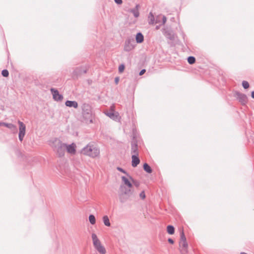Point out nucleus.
<instances>
[{
    "instance_id": "obj_34",
    "label": "nucleus",
    "mask_w": 254,
    "mask_h": 254,
    "mask_svg": "<svg viewBox=\"0 0 254 254\" xmlns=\"http://www.w3.org/2000/svg\"><path fill=\"white\" fill-rule=\"evenodd\" d=\"M180 236H181V238H180V242L186 241V237H185V234H184V232L183 230H182L181 231Z\"/></svg>"
},
{
    "instance_id": "obj_41",
    "label": "nucleus",
    "mask_w": 254,
    "mask_h": 254,
    "mask_svg": "<svg viewBox=\"0 0 254 254\" xmlns=\"http://www.w3.org/2000/svg\"><path fill=\"white\" fill-rule=\"evenodd\" d=\"M168 242H169V243H170V244H173L174 243L173 240L171 238H169L168 239Z\"/></svg>"
},
{
    "instance_id": "obj_36",
    "label": "nucleus",
    "mask_w": 254,
    "mask_h": 254,
    "mask_svg": "<svg viewBox=\"0 0 254 254\" xmlns=\"http://www.w3.org/2000/svg\"><path fill=\"white\" fill-rule=\"evenodd\" d=\"M139 197L141 199H144L146 197L145 191L142 190L139 193Z\"/></svg>"
},
{
    "instance_id": "obj_8",
    "label": "nucleus",
    "mask_w": 254,
    "mask_h": 254,
    "mask_svg": "<svg viewBox=\"0 0 254 254\" xmlns=\"http://www.w3.org/2000/svg\"><path fill=\"white\" fill-rule=\"evenodd\" d=\"M141 142L136 141H131V155H139L138 148Z\"/></svg>"
},
{
    "instance_id": "obj_16",
    "label": "nucleus",
    "mask_w": 254,
    "mask_h": 254,
    "mask_svg": "<svg viewBox=\"0 0 254 254\" xmlns=\"http://www.w3.org/2000/svg\"><path fill=\"white\" fill-rule=\"evenodd\" d=\"M130 188H129L128 187L127 188L126 187L123 186L122 185L120 186L119 194H123L130 195Z\"/></svg>"
},
{
    "instance_id": "obj_40",
    "label": "nucleus",
    "mask_w": 254,
    "mask_h": 254,
    "mask_svg": "<svg viewBox=\"0 0 254 254\" xmlns=\"http://www.w3.org/2000/svg\"><path fill=\"white\" fill-rule=\"evenodd\" d=\"M166 20H167L166 17L165 16H163L162 17V23L163 24H164L166 23Z\"/></svg>"
},
{
    "instance_id": "obj_22",
    "label": "nucleus",
    "mask_w": 254,
    "mask_h": 254,
    "mask_svg": "<svg viewBox=\"0 0 254 254\" xmlns=\"http://www.w3.org/2000/svg\"><path fill=\"white\" fill-rule=\"evenodd\" d=\"M130 195L123 194H119V197L121 203H124L127 201Z\"/></svg>"
},
{
    "instance_id": "obj_39",
    "label": "nucleus",
    "mask_w": 254,
    "mask_h": 254,
    "mask_svg": "<svg viewBox=\"0 0 254 254\" xmlns=\"http://www.w3.org/2000/svg\"><path fill=\"white\" fill-rule=\"evenodd\" d=\"M114 1L117 4H121L123 3V0H114Z\"/></svg>"
},
{
    "instance_id": "obj_44",
    "label": "nucleus",
    "mask_w": 254,
    "mask_h": 254,
    "mask_svg": "<svg viewBox=\"0 0 254 254\" xmlns=\"http://www.w3.org/2000/svg\"><path fill=\"white\" fill-rule=\"evenodd\" d=\"M16 153L18 154V155L21 154V153L18 150L16 151Z\"/></svg>"
},
{
    "instance_id": "obj_43",
    "label": "nucleus",
    "mask_w": 254,
    "mask_h": 254,
    "mask_svg": "<svg viewBox=\"0 0 254 254\" xmlns=\"http://www.w3.org/2000/svg\"><path fill=\"white\" fill-rule=\"evenodd\" d=\"M155 29L157 30L159 29V25H156L155 27Z\"/></svg>"
},
{
    "instance_id": "obj_14",
    "label": "nucleus",
    "mask_w": 254,
    "mask_h": 254,
    "mask_svg": "<svg viewBox=\"0 0 254 254\" xmlns=\"http://www.w3.org/2000/svg\"><path fill=\"white\" fill-rule=\"evenodd\" d=\"M139 155H131V166L135 168L140 163Z\"/></svg>"
},
{
    "instance_id": "obj_25",
    "label": "nucleus",
    "mask_w": 254,
    "mask_h": 254,
    "mask_svg": "<svg viewBox=\"0 0 254 254\" xmlns=\"http://www.w3.org/2000/svg\"><path fill=\"white\" fill-rule=\"evenodd\" d=\"M103 221L104 225L106 226L109 227L111 226L109 218L107 215H104L103 217Z\"/></svg>"
},
{
    "instance_id": "obj_3",
    "label": "nucleus",
    "mask_w": 254,
    "mask_h": 254,
    "mask_svg": "<svg viewBox=\"0 0 254 254\" xmlns=\"http://www.w3.org/2000/svg\"><path fill=\"white\" fill-rule=\"evenodd\" d=\"M82 114L83 118L90 123H93L92 107L89 103H84L81 106Z\"/></svg>"
},
{
    "instance_id": "obj_27",
    "label": "nucleus",
    "mask_w": 254,
    "mask_h": 254,
    "mask_svg": "<svg viewBox=\"0 0 254 254\" xmlns=\"http://www.w3.org/2000/svg\"><path fill=\"white\" fill-rule=\"evenodd\" d=\"M164 35L166 36V37L169 39H174V34L172 31H164Z\"/></svg>"
},
{
    "instance_id": "obj_4",
    "label": "nucleus",
    "mask_w": 254,
    "mask_h": 254,
    "mask_svg": "<svg viewBox=\"0 0 254 254\" xmlns=\"http://www.w3.org/2000/svg\"><path fill=\"white\" fill-rule=\"evenodd\" d=\"M93 245L95 249L100 254H106V250L105 247L102 245L100 240L95 233H93L91 236Z\"/></svg>"
},
{
    "instance_id": "obj_30",
    "label": "nucleus",
    "mask_w": 254,
    "mask_h": 254,
    "mask_svg": "<svg viewBox=\"0 0 254 254\" xmlns=\"http://www.w3.org/2000/svg\"><path fill=\"white\" fill-rule=\"evenodd\" d=\"M117 170H118L119 171H120V172H122L123 173H124V174L126 175L128 178L130 176L127 172V171H126L125 169H124L123 168H122V167H118L117 168Z\"/></svg>"
},
{
    "instance_id": "obj_6",
    "label": "nucleus",
    "mask_w": 254,
    "mask_h": 254,
    "mask_svg": "<svg viewBox=\"0 0 254 254\" xmlns=\"http://www.w3.org/2000/svg\"><path fill=\"white\" fill-rule=\"evenodd\" d=\"M19 125V133H18V138L19 140L22 142L23 140V138L25 135L26 132V126L22 122L18 121V122Z\"/></svg>"
},
{
    "instance_id": "obj_11",
    "label": "nucleus",
    "mask_w": 254,
    "mask_h": 254,
    "mask_svg": "<svg viewBox=\"0 0 254 254\" xmlns=\"http://www.w3.org/2000/svg\"><path fill=\"white\" fill-rule=\"evenodd\" d=\"M76 146L75 143H72L70 144L66 143L65 150L70 154H75L76 153Z\"/></svg>"
},
{
    "instance_id": "obj_28",
    "label": "nucleus",
    "mask_w": 254,
    "mask_h": 254,
    "mask_svg": "<svg viewBox=\"0 0 254 254\" xmlns=\"http://www.w3.org/2000/svg\"><path fill=\"white\" fill-rule=\"evenodd\" d=\"M89 221L91 224L94 225L96 223V218L93 214H90L89 216Z\"/></svg>"
},
{
    "instance_id": "obj_37",
    "label": "nucleus",
    "mask_w": 254,
    "mask_h": 254,
    "mask_svg": "<svg viewBox=\"0 0 254 254\" xmlns=\"http://www.w3.org/2000/svg\"><path fill=\"white\" fill-rule=\"evenodd\" d=\"M146 72V69H142L139 72V75L140 76H141L142 75H143L145 72Z\"/></svg>"
},
{
    "instance_id": "obj_17",
    "label": "nucleus",
    "mask_w": 254,
    "mask_h": 254,
    "mask_svg": "<svg viewBox=\"0 0 254 254\" xmlns=\"http://www.w3.org/2000/svg\"><path fill=\"white\" fill-rule=\"evenodd\" d=\"M65 105L66 107L74 109H77L78 107V103L76 101L66 100L65 102Z\"/></svg>"
},
{
    "instance_id": "obj_21",
    "label": "nucleus",
    "mask_w": 254,
    "mask_h": 254,
    "mask_svg": "<svg viewBox=\"0 0 254 254\" xmlns=\"http://www.w3.org/2000/svg\"><path fill=\"white\" fill-rule=\"evenodd\" d=\"M121 179L122 182L126 186H127L129 188H132V185L130 180H129V179L125 176H122Z\"/></svg>"
},
{
    "instance_id": "obj_26",
    "label": "nucleus",
    "mask_w": 254,
    "mask_h": 254,
    "mask_svg": "<svg viewBox=\"0 0 254 254\" xmlns=\"http://www.w3.org/2000/svg\"><path fill=\"white\" fill-rule=\"evenodd\" d=\"M128 178L131 182L132 185L133 184L137 188L140 186V182L134 179L131 176H130Z\"/></svg>"
},
{
    "instance_id": "obj_31",
    "label": "nucleus",
    "mask_w": 254,
    "mask_h": 254,
    "mask_svg": "<svg viewBox=\"0 0 254 254\" xmlns=\"http://www.w3.org/2000/svg\"><path fill=\"white\" fill-rule=\"evenodd\" d=\"M125 69V65L124 64H122L119 65L118 68V71L119 73H122L124 72Z\"/></svg>"
},
{
    "instance_id": "obj_29",
    "label": "nucleus",
    "mask_w": 254,
    "mask_h": 254,
    "mask_svg": "<svg viewBox=\"0 0 254 254\" xmlns=\"http://www.w3.org/2000/svg\"><path fill=\"white\" fill-rule=\"evenodd\" d=\"M167 231L169 234L172 235L175 232L174 227L172 225H169L167 226Z\"/></svg>"
},
{
    "instance_id": "obj_7",
    "label": "nucleus",
    "mask_w": 254,
    "mask_h": 254,
    "mask_svg": "<svg viewBox=\"0 0 254 254\" xmlns=\"http://www.w3.org/2000/svg\"><path fill=\"white\" fill-rule=\"evenodd\" d=\"M51 94L53 95V98L54 101L57 102L62 101L64 98L63 95L60 93L59 90L55 88L50 89Z\"/></svg>"
},
{
    "instance_id": "obj_19",
    "label": "nucleus",
    "mask_w": 254,
    "mask_h": 254,
    "mask_svg": "<svg viewBox=\"0 0 254 254\" xmlns=\"http://www.w3.org/2000/svg\"><path fill=\"white\" fill-rule=\"evenodd\" d=\"M1 126H4L13 131L17 130V127L15 125L11 123H7L5 122H2Z\"/></svg>"
},
{
    "instance_id": "obj_1",
    "label": "nucleus",
    "mask_w": 254,
    "mask_h": 254,
    "mask_svg": "<svg viewBox=\"0 0 254 254\" xmlns=\"http://www.w3.org/2000/svg\"><path fill=\"white\" fill-rule=\"evenodd\" d=\"M49 144L59 157H62L64 155L65 143H63L58 138H54L50 141Z\"/></svg>"
},
{
    "instance_id": "obj_5",
    "label": "nucleus",
    "mask_w": 254,
    "mask_h": 254,
    "mask_svg": "<svg viewBox=\"0 0 254 254\" xmlns=\"http://www.w3.org/2000/svg\"><path fill=\"white\" fill-rule=\"evenodd\" d=\"M136 44L133 37H128L125 41L124 50L126 52H130L135 47Z\"/></svg>"
},
{
    "instance_id": "obj_18",
    "label": "nucleus",
    "mask_w": 254,
    "mask_h": 254,
    "mask_svg": "<svg viewBox=\"0 0 254 254\" xmlns=\"http://www.w3.org/2000/svg\"><path fill=\"white\" fill-rule=\"evenodd\" d=\"M144 36L140 32H138L135 35V43L137 44L142 43L144 41Z\"/></svg>"
},
{
    "instance_id": "obj_45",
    "label": "nucleus",
    "mask_w": 254,
    "mask_h": 254,
    "mask_svg": "<svg viewBox=\"0 0 254 254\" xmlns=\"http://www.w3.org/2000/svg\"><path fill=\"white\" fill-rule=\"evenodd\" d=\"M2 122H0V127L1 126V123H2Z\"/></svg>"
},
{
    "instance_id": "obj_42",
    "label": "nucleus",
    "mask_w": 254,
    "mask_h": 254,
    "mask_svg": "<svg viewBox=\"0 0 254 254\" xmlns=\"http://www.w3.org/2000/svg\"><path fill=\"white\" fill-rule=\"evenodd\" d=\"M252 97L254 99V91L252 92Z\"/></svg>"
},
{
    "instance_id": "obj_33",
    "label": "nucleus",
    "mask_w": 254,
    "mask_h": 254,
    "mask_svg": "<svg viewBox=\"0 0 254 254\" xmlns=\"http://www.w3.org/2000/svg\"><path fill=\"white\" fill-rule=\"evenodd\" d=\"M1 75L4 77H7L9 76V72L7 69H4L1 71Z\"/></svg>"
},
{
    "instance_id": "obj_32",
    "label": "nucleus",
    "mask_w": 254,
    "mask_h": 254,
    "mask_svg": "<svg viewBox=\"0 0 254 254\" xmlns=\"http://www.w3.org/2000/svg\"><path fill=\"white\" fill-rule=\"evenodd\" d=\"M188 62L190 64H193L195 62V59L192 56L189 57L188 58Z\"/></svg>"
},
{
    "instance_id": "obj_9",
    "label": "nucleus",
    "mask_w": 254,
    "mask_h": 254,
    "mask_svg": "<svg viewBox=\"0 0 254 254\" xmlns=\"http://www.w3.org/2000/svg\"><path fill=\"white\" fill-rule=\"evenodd\" d=\"M88 68L86 66H79L77 67L73 71V74L76 76L81 75L82 73L85 74L87 73Z\"/></svg>"
},
{
    "instance_id": "obj_12",
    "label": "nucleus",
    "mask_w": 254,
    "mask_h": 254,
    "mask_svg": "<svg viewBox=\"0 0 254 254\" xmlns=\"http://www.w3.org/2000/svg\"><path fill=\"white\" fill-rule=\"evenodd\" d=\"M105 114L107 116L114 121H117L119 119V114L118 112L115 111H107Z\"/></svg>"
},
{
    "instance_id": "obj_38",
    "label": "nucleus",
    "mask_w": 254,
    "mask_h": 254,
    "mask_svg": "<svg viewBox=\"0 0 254 254\" xmlns=\"http://www.w3.org/2000/svg\"><path fill=\"white\" fill-rule=\"evenodd\" d=\"M119 80H120V77L119 76H117L115 78V83L116 84H118L119 83Z\"/></svg>"
},
{
    "instance_id": "obj_2",
    "label": "nucleus",
    "mask_w": 254,
    "mask_h": 254,
    "mask_svg": "<svg viewBox=\"0 0 254 254\" xmlns=\"http://www.w3.org/2000/svg\"><path fill=\"white\" fill-rule=\"evenodd\" d=\"M80 153L91 158H95L99 155L100 149L92 144H88L81 150Z\"/></svg>"
},
{
    "instance_id": "obj_10",
    "label": "nucleus",
    "mask_w": 254,
    "mask_h": 254,
    "mask_svg": "<svg viewBox=\"0 0 254 254\" xmlns=\"http://www.w3.org/2000/svg\"><path fill=\"white\" fill-rule=\"evenodd\" d=\"M236 95L237 99L242 104L245 105L247 103L248 99L245 94L240 92H237Z\"/></svg>"
},
{
    "instance_id": "obj_13",
    "label": "nucleus",
    "mask_w": 254,
    "mask_h": 254,
    "mask_svg": "<svg viewBox=\"0 0 254 254\" xmlns=\"http://www.w3.org/2000/svg\"><path fill=\"white\" fill-rule=\"evenodd\" d=\"M159 15L156 16V19L155 20V17L152 11L149 12V15L148 16V21L149 25H153L155 23L159 22Z\"/></svg>"
},
{
    "instance_id": "obj_15",
    "label": "nucleus",
    "mask_w": 254,
    "mask_h": 254,
    "mask_svg": "<svg viewBox=\"0 0 254 254\" xmlns=\"http://www.w3.org/2000/svg\"><path fill=\"white\" fill-rule=\"evenodd\" d=\"M131 141H136L137 142H141L139 134L135 128H133L132 130Z\"/></svg>"
},
{
    "instance_id": "obj_20",
    "label": "nucleus",
    "mask_w": 254,
    "mask_h": 254,
    "mask_svg": "<svg viewBox=\"0 0 254 254\" xmlns=\"http://www.w3.org/2000/svg\"><path fill=\"white\" fill-rule=\"evenodd\" d=\"M139 7V4H136L135 7L133 8H131L130 9L129 12L133 14V16L135 18H137L139 16V12L138 10V8Z\"/></svg>"
},
{
    "instance_id": "obj_24",
    "label": "nucleus",
    "mask_w": 254,
    "mask_h": 254,
    "mask_svg": "<svg viewBox=\"0 0 254 254\" xmlns=\"http://www.w3.org/2000/svg\"><path fill=\"white\" fill-rule=\"evenodd\" d=\"M143 170L147 173H151L152 172V169L149 165L147 163H144L143 165Z\"/></svg>"
},
{
    "instance_id": "obj_23",
    "label": "nucleus",
    "mask_w": 254,
    "mask_h": 254,
    "mask_svg": "<svg viewBox=\"0 0 254 254\" xmlns=\"http://www.w3.org/2000/svg\"><path fill=\"white\" fill-rule=\"evenodd\" d=\"M180 246L182 247V251L184 253H187L188 243L187 241L180 242Z\"/></svg>"
},
{
    "instance_id": "obj_35",
    "label": "nucleus",
    "mask_w": 254,
    "mask_h": 254,
    "mask_svg": "<svg viewBox=\"0 0 254 254\" xmlns=\"http://www.w3.org/2000/svg\"><path fill=\"white\" fill-rule=\"evenodd\" d=\"M242 86L245 89H248L249 86V83L247 81H243L242 82Z\"/></svg>"
}]
</instances>
